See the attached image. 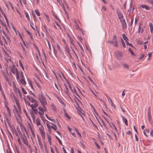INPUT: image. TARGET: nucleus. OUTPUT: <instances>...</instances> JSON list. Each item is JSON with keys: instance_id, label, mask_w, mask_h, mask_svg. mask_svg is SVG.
I'll return each mask as SVG.
<instances>
[{"instance_id": "8fccbe9b", "label": "nucleus", "mask_w": 153, "mask_h": 153, "mask_svg": "<svg viewBox=\"0 0 153 153\" xmlns=\"http://www.w3.org/2000/svg\"><path fill=\"white\" fill-rule=\"evenodd\" d=\"M51 107L53 110L54 111H55L56 110V108L55 105L53 104H51Z\"/></svg>"}, {"instance_id": "4d7b16f0", "label": "nucleus", "mask_w": 153, "mask_h": 153, "mask_svg": "<svg viewBox=\"0 0 153 153\" xmlns=\"http://www.w3.org/2000/svg\"><path fill=\"white\" fill-rule=\"evenodd\" d=\"M126 4H127V1H126L123 4L124 9L125 10L126 9Z\"/></svg>"}, {"instance_id": "680f3d73", "label": "nucleus", "mask_w": 153, "mask_h": 153, "mask_svg": "<svg viewBox=\"0 0 153 153\" xmlns=\"http://www.w3.org/2000/svg\"><path fill=\"white\" fill-rule=\"evenodd\" d=\"M30 86L32 89H34V88L32 84V82L31 81H30Z\"/></svg>"}, {"instance_id": "e2e57ef3", "label": "nucleus", "mask_w": 153, "mask_h": 153, "mask_svg": "<svg viewBox=\"0 0 153 153\" xmlns=\"http://www.w3.org/2000/svg\"><path fill=\"white\" fill-rule=\"evenodd\" d=\"M18 138V143H19L20 145H21V142L20 139L19 137H18V138Z\"/></svg>"}, {"instance_id": "f03ea898", "label": "nucleus", "mask_w": 153, "mask_h": 153, "mask_svg": "<svg viewBox=\"0 0 153 153\" xmlns=\"http://www.w3.org/2000/svg\"><path fill=\"white\" fill-rule=\"evenodd\" d=\"M21 139L22 140L24 143L26 145H27L28 142L27 140L26 136L25 134L22 135L20 137Z\"/></svg>"}, {"instance_id": "f704fd0d", "label": "nucleus", "mask_w": 153, "mask_h": 153, "mask_svg": "<svg viewBox=\"0 0 153 153\" xmlns=\"http://www.w3.org/2000/svg\"><path fill=\"white\" fill-rule=\"evenodd\" d=\"M39 130L40 132L44 131V128L43 126L42 125H40V127L39 128Z\"/></svg>"}, {"instance_id": "5701e85b", "label": "nucleus", "mask_w": 153, "mask_h": 153, "mask_svg": "<svg viewBox=\"0 0 153 153\" xmlns=\"http://www.w3.org/2000/svg\"><path fill=\"white\" fill-rule=\"evenodd\" d=\"M124 67V68L126 69H128L129 68V65L128 64L124 63L122 65Z\"/></svg>"}, {"instance_id": "774afa93", "label": "nucleus", "mask_w": 153, "mask_h": 153, "mask_svg": "<svg viewBox=\"0 0 153 153\" xmlns=\"http://www.w3.org/2000/svg\"><path fill=\"white\" fill-rule=\"evenodd\" d=\"M150 134L152 137H153V130H151L150 133Z\"/></svg>"}, {"instance_id": "13d9d810", "label": "nucleus", "mask_w": 153, "mask_h": 153, "mask_svg": "<svg viewBox=\"0 0 153 153\" xmlns=\"http://www.w3.org/2000/svg\"><path fill=\"white\" fill-rule=\"evenodd\" d=\"M18 92L19 95V96L20 97H21L22 96V94H21V92L19 90V89H18Z\"/></svg>"}, {"instance_id": "393cba45", "label": "nucleus", "mask_w": 153, "mask_h": 153, "mask_svg": "<svg viewBox=\"0 0 153 153\" xmlns=\"http://www.w3.org/2000/svg\"><path fill=\"white\" fill-rule=\"evenodd\" d=\"M36 124L37 126L41 125V123L40 122V120L39 119H37L36 120Z\"/></svg>"}, {"instance_id": "0eeeda50", "label": "nucleus", "mask_w": 153, "mask_h": 153, "mask_svg": "<svg viewBox=\"0 0 153 153\" xmlns=\"http://www.w3.org/2000/svg\"><path fill=\"white\" fill-rule=\"evenodd\" d=\"M13 106L14 107L15 109V110L16 112L17 116H16V120L18 121L19 119H20V118H21V116H20V115L19 114V111H17V109L16 108V106L14 105H13Z\"/></svg>"}, {"instance_id": "49530a36", "label": "nucleus", "mask_w": 153, "mask_h": 153, "mask_svg": "<svg viewBox=\"0 0 153 153\" xmlns=\"http://www.w3.org/2000/svg\"><path fill=\"white\" fill-rule=\"evenodd\" d=\"M31 109L33 110L35 114H37L38 110L37 109H35L34 108L33 109Z\"/></svg>"}, {"instance_id": "9d476101", "label": "nucleus", "mask_w": 153, "mask_h": 153, "mask_svg": "<svg viewBox=\"0 0 153 153\" xmlns=\"http://www.w3.org/2000/svg\"><path fill=\"white\" fill-rule=\"evenodd\" d=\"M145 8L147 10H150L151 9L150 7L145 4H142L140 7V8Z\"/></svg>"}, {"instance_id": "c03bdc74", "label": "nucleus", "mask_w": 153, "mask_h": 153, "mask_svg": "<svg viewBox=\"0 0 153 153\" xmlns=\"http://www.w3.org/2000/svg\"><path fill=\"white\" fill-rule=\"evenodd\" d=\"M19 62L20 66L22 67L23 70H24V68L22 62L20 60H19Z\"/></svg>"}, {"instance_id": "79ce46f5", "label": "nucleus", "mask_w": 153, "mask_h": 153, "mask_svg": "<svg viewBox=\"0 0 153 153\" xmlns=\"http://www.w3.org/2000/svg\"><path fill=\"white\" fill-rule=\"evenodd\" d=\"M25 102L26 104L31 107V104H30V103L29 101H25Z\"/></svg>"}, {"instance_id": "864d4df0", "label": "nucleus", "mask_w": 153, "mask_h": 153, "mask_svg": "<svg viewBox=\"0 0 153 153\" xmlns=\"http://www.w3.org/2000/svg\"><path fill=\"white\" fill-rule=\"evenodd\" d=\"M145 131H146L148 133H149V130H147V129H146V130L144 131V132H143V133H144V135L146 137L147 136L146 135V132H145Z\"/></svg>"}, {"instance_id": "1a4fd4ad", "label": "nucleus", "mask_w": 153, "mask_h": 153, "mask_svg": "<svg viewBox=\"0 0 153 153\" xmlns=\"http://www.w3.org/2000/svg\"><path fill=\"white\" fill-rule=\"evenodd\" d=\"M38 108L40 111L38 112V113L41 115H43L44 114V111H45V109L44 108H43L41 107H39Z\"/></svg>"}, {"instance_id": "9b49d317", "label": "nucleus", "mask_w": 153, "mask_h": 153, "mask_svg": "<svg viewBox=\"0 0 153 153\" xmlns=\"http://www.w3.org/2000/svg\"><path fill=\"white\" fill-rule=\"evenodd\" d=\"M20 126L21 129L22 131L24 133L25 132L26 134H27V132L26 131V129L25 128V127L22 124H20Z\"/></svg>"}, {"instance_id": "a211bd4d", "label": "nucleus", "mask_w": 153, "mask_h": 153, "mask_svg": "<svg viewBox=\"0 0 153 153\" xmlns=\"http://www.w3.org/2000/svg\"><path fill=\"white\" fill-rule=\"evenodd\" d=\"M121 116L124 122L126 125L127 126L128 125L127 120L124 117H123V116L121 115Z\"/></svg>"}, {"instance_id": "a878e982", "label": "nucleus", "mask_w": 153, "mask_h": 153, "mask_svg": "<svg viewBox=\"0 0 153 153\" xmlns=\"http://www.w3.org/2000/svg\"><path fill=\"white\" fill-rule=\"evenodd\" d=\"M30 114L32 117V118L34 121H35V116L32 112H30Z\"/></svg>"}, {"instance_id": "37998d69", "label": "nucleus", "mask_w": 153, "mask_h": 153, "mask_svg": "<svg viewBox=\"0 0 153 153\" xmlns=\"http://www.w3.org/2000/svg\"><path fill=\"white\" fill-rule=\"evenodd\" d=\"M126 42V45H129V46H131V47H133V46L132 45V44L131 43H129L128 42V41H127V42Z\"/></svg>"}, {"instance_id": "4c0bfd02", "label": "nucleus", "mask_w": 153, "mask_h": 153, "mask_svg": "<svg viewBox=\"0 0 153 153\" xmlns=\"http://www.w3.org/2000/svg\"><path fill=\"white\" fill-rule=\"evenodd\" d=\"M48 141L49 143L51 145V137L48 136Z\"/></svg>"}, {"instance_id": "4468645a", "label": "nucleus", "mask_w": 153, "mask_h": 153, "mask_svg": "<svg viewBox=\"0 0 153 153\" xmlns=\"http://www.w3.org/2000/svg\"><path fill=\"white\" fill-rule=\"evenodd\" d=\"M34 103L33 104H32L31 105V109H33L34 108L37 107L38 105V102L37 101Z\"/></svg>"}, {"instance_id": "6e6d98bb", "label": "nucleus", "mask_w": 153, "mask_h": 153, "mask_svg": "<svg viewBox=\"0 0 153 153\" xmlns=\"http://www.w3.org/2000/svg\"><path fill=\"white\" fill-rule=\"evenodd\" d=\"M44 28L46 31V33H48V30L47 29V27L46 26V25H44Z\"/></svg>"}, {"instance_id": "3c124183", "label": "nucleus", "mask_w": 153, "mask_h": 153, "mask_svg": "<svg viewBox=\"0 0 153 153\" xmlns=\"http://www.w3.org/2000/svg\"><path fill=\"white\" fill-rule=\"evenodd\" d=\"M77 44H78V45H79V47H80L81 49L83 51H84V50H83V48L82 47V46H81V44L79 42H77Z\"/></svg>"}, {"instance_id": "f257e3e1", "label": "nucleus", "mask_w": 153, "mask_h": 153, "mask_svg": "<svg viewBox=\"0 0 153 153\" xmlns=\"http://www.w3.org/2000/svg\"><path fill=\"white\" fill-rule=\"evenodd\" d=\"M39 99L42 106L45 109V111L47 110L46 105H47V102L46 99L43 95L42 93H41L40 95L39 96Z\"/></svg>"}, {"instance_id": "6ab92c4d", "label": "nucleus", "mask_w": 153, "mask_h": 153, "mask_svg": "<svg viewBox=\"0 0 153 153\" xmlns=\"http://www.w3.org/2000/svg\"><path fill=\"white\" fill-rule=\"evenodd\" d=\"M70 88L71 89V90L75 94H76V95L78 96H79V95L76 92L75 89L72 86L70 87Z\"/></svg>"}, {"instance_id": "c9c22d12", "label": "nucleus", "mask_w": 153, "mask_h": 153, "mask_svg": "<svg viewBox=\"0 0 153 153\" xmlns=\"http://www.w3.org/2000/svg\"><path fill=\"white\" fill-rule=\"evenodd\" d=\"M2 14L4 15V18H5V19L6 21V22H7V24H8V25H9L8 21V20H7V18L6 17V16L5 14V13H2Z\"/></svg>"}, {"instance_id": "09e8293b", "label": "nucleus", "mask_w": 153, "mask_h": 153, "mask_svg": "<svg viewBox=\"0 0 153 153\" xmlns=\"http://www.w3.org/2000/svg\"><path fill=\"white\" fill-rule=\"evenodd\" d=\"M151 116V111H150V107H149L148 112V116Z\"/></svg>"}, {"instance_id": "39448f33", "label": "nucleus", "mask_w": 153, "mask_h": 153, "mask_svg": "<svg viewBox=\"0 0 153 153\" xmlns=\"http://www.w3.org/2000/svg\"><path fill=\"white\" fill-rule=\"evenodd\" d=\"M10 68L11 71V72L13 74H15V73L18 72V70L16 68L15 66L14 65L13 66H11L10 67Z\"/></svg>"}, {"instance_id": "cd10ccee", "label": "nucleus", "mask_w": 153, "mask_h": 153, "mask_svg": "<svg viewBox=\"0 0 153 153\" xmlns=\"http://www.w3.org/2000/svg\"><path fill=\"white\" fill-rule=\"evenodd\" d=\"M149 26L150 27V31L151 33H152V31L153 30V27L152 24L150 22L149 23Z\"/></svg>"}, {"instance_id": "7ed1b4c3", "label": "nucleus", "mask_w": 153, "mask_h": 153, "mask_svg": "<svg viewBox=\"0 0 153 153\" xmlns=\"http://www.w3.org/2000/svg\"><path fill=\"white\" fill-rule=\"evenodd\" d=\"M108 43L111 44H113L114 43H117V37L116 35H114L113 36L112 40H109L108 41Z\"/></svg>"}, {"instance_id": "4be33fe9", "label": "nucleus", "mask_w": 153, "mask_h": 153, "mask_svg": "<svg viewBox=\"0 0 153 153\" xmlns=\"http://www.w3.org/2000/svg\"><path fill=\"white\" fill-rule=\"evenodd\" d=\"M51 124L53 126H51V127L55 130H56L57 128L56 125L52 123H51Z\"/></svg>"}, {"instance_id": "2f4dec72", "label": "nucleus", "mask_w": 153, "mask_h": 153, "mask_svg": "<svg viewBox=\"0 0 153 153\" xmlns=\"http://www.w3.org/2000/svg\"><path fill=\"white\" fill-rule=\"evenodd\" d=\"M68 46L67 45L65 44V48H66V51L68 53H69V49L68 48Z\"/></svg>"}, {"instance_id": "69168bd1", "label": "nucleus", "mask_w": 153, "mask_h": 153, "mask_svg": "<svg viewBox=\"0 0 153 153\" xmlns=\"http://www.w3.org/2000/svg\"><path fill=\"white\" fill-rule=\"evenodd\" d=\"M72 41L73 40L71 38H70V42L73 45H74V43Z\"/></svg>"}, {"instance_id": "423d86ee", "label": "nucleus", "mask_w": 153, "mask_h": 153, "mask_svg": "<svg viewBox=\"0 0 153 153\" xmlns=\"http://www.w3.org/2000/svg\"><path fill=\"white\" fill-rule=\"evenodd\" d=\"M120 22L122 25L123 28L124 29H126L127 27V26L125 19L120 20Z\"/></svg>"}, {"instance_id": "2eb2a0df", "label": "nucleus", "mask_w": 153, "mask_h": 153, "mask_svg": "<svg viewBox=\"0 0 153 153\" xmlns=\"http://www.w3.org/2000/svg\"><path fill=\"white\" fill-rule=\"evenodd\" d=\"M64 85L65 86L66 89L65 90V93H66V94L69 97L70 94L69 93L68 88L65 83H64Z\"/></svg>"}, {"instance_id": "6e6552de", "label": "nucleus", "mask_w": 153, "mask_h": 153, "mask_svg": "<svg viewBox=\"0 0 153 153\" xmlns=\"http://www.w3.org/2000/svg\"><path fill=\"white\" fill-rule=\"evenodd\" d=\"M116 11L118 18L119 19L123 18V14L120 12V10L119 9H117L116 10Z\"/></svg>"}, {"instance_id": "bf43d9fd", "label": "nucleus", "mask_w": 153, "mask_h": 153, "mask_svg": "<svg viewBox=\"0 0 153 153\" xmlns=\"http://www.w3.org/2000/svg\"><path fill=\"white\" fill-rule=\"evenodd\" d=\"M149 120V122H151L152 120V117L151 116H148Z\"/></svg>"}, {"instance_id": "7c9ffc66", "label": "nucleus", "mask_w": 153, "mask_h": 153, "mask_svg": "<svg viewBox=\"0 0 153 153\" xmlns=\"http://www.w3.org/2000/svg\"><path fill=\"white\" fill-rule=\"evenodd\" d=\"M6 120L7 122V123H8V125L9 126V127L10 128H11L12 126H11V124L9 121V120L8 118L7 117L6 118Z\"/></svg>"}, {"instance_id": "0e129e2a", "label": "nucleus", "mask_w": 153, "mask_h": 153, "mask_svg": "<svg viewBox=\"0 0 153 153\" xmlns=\"http://www.w3.org/2000/svg\"><path fill=\"white\" fill-rule=\"evenodd\" d=\"M95 145L97 147L98 149H100V146L98 145V144L96 143V142H95Z\"/></svg>"}, {"instance_id": "f3484780", "label": "nucleus", "mask_w": 153, "mask_h": 153, "mask_svg": "<svg viewBox=\"0 0 153 153\" xmlns=\"http://www.w3.org/2000/svg\"><path fill=\"white\" fill-rule=\"evenodd\" d=\"M20 81L21 83L23 85H25L26 84V82L24 79V76H22V79H21L20 80Z\"/></svg>"}, {"instance_id": "ddd939ff", "label": "nucleus", "mask_w": 153, "mask_h": 153, "mask_svg": "<svg viewBox=\"0 0 153 153\" xmlns=\"http://www.w3.org/2000/svg\"><path fill=\"white\" fill-rule=\"evenodd\" d=\"M27 97L28 100L32 103H34L36 101V100L33 98L32 97H30L29 95H27Z\"/></svg>"}, {"instance_id": "de8ad7c7", "label": "nucleus", "mask_w": 153, "mask_h": 153, "mask_svg": "<svg viewBox=\"0 0 153 153\" xmlns=\"http://www.w3.org/2000/svg\"><path fill=\"white\" fill-rule=\"evenodd\" d=\"M77 111H78V113H79V114H80V115L81 116V117L82 118V119L83 120L84 119V117H82V116L80 114V113L82 114V111L80 110H78Z\"/></svg>"}, {"instance_id": "b1692460", "label": "nucleus", "mask_w": 153, "mask_h": 153, "mask_svg": "<svg viewBox=\"0 0 153 153\" xmlns=\"http://www.w3.org/2000/svg\"><path fill=\"white\" fill-rule=\"evenodd\" d=\"M23 111H24V112L25 114L27 117L28 118L29 120L30 121L31 120H30V118L29 117V116H28V115L27 114V113L26 110L25 109H23Z\"/></svg>"}, {"instance_id": "412c9836", "label": "nucleus", "mask_w": 153, "mask_h": 153, "mask_svg": "<svg viewBox=\"0 0 153 153\" xmlns=\"http://www.w3.org/2000/svg\"><path fill=\"white\" fill-rule=\"evenodd\" d=\"M108 100H110V101L111 102V105L115 109H116V107L115 106V105L113 104V102L111 100V98L110 97H108Z\"/></svg>"}, {"instance_id": "dca6fc26", "label": "nucleus", "mask_w": 153, "mask_h": 153, "mask_svg": "<svg viewBox=\"0 0 153 153\" xmlns=\"http://www.w3.org/2000/svg\"><path fill=\"white\" fill-rule=\"evenodd\" d=\"M37 139L38 141V143L39 145L40 146V148L41 149H43V146L42 144V142L41 140H40V139L39 138V136L38 135H37Z\"/></svg>"}, {"instance_id": "ea45409f", "label": "nucleus", "mask_w": 153, "mask_h": 153, "mask_svg": "<svg viewBox=\"0 0 153 153\" xmlns=\"http://www.w3.org/2000/svg\"><path fill=\"white\" fill-rule=\"evenodd\" d=\"M121 42L122 44V45L123 46V47L124 48H125L126 47V45H125V43H124V42L123 41V40L122 39H121Z\"/></svg>"}, {"instance_id": "f8f14e48", "label": "nucleus", "mask_w": 153, "mask_h": 153, "mask_svg": "<svg viewBox=\"0 0 153 153\" xmlns=\"http://www.w3.org/2000/svg\"><path fill=\"white\" fill-rule=\"evenodd\" d=\"M142 24H140L139 27H138V33H140L141 31V33H143L144 31L143 28V27H142Z\"/></svg>"}, {"instance_id": "20e7f679", "label": "nucleus", "mask_w": 153, "mask_h": 153, "mask_svg": "<svg viewBox=\"0 0 153 153\" xmlns=\"http://www.w3.org/2000/svg\"><path fill=\"white\" fill-rule=\"evenodd\" d=\"M116 56L117 59L120 60H121L122 59V53L117 52L116 53Z\"/></svg>"}, {"instance_id": "473e14b6", "label": "nucleus", "mask_w": 153, "mask_h": 153, "mask_svg": "<svg viewBox=\"0 0 153 153\" xmlns=\"http://www.w3.org/2000/svg\"><path fill=\"white\" fill-rule=\"evenodd\" d=\"M0 91H1V92L2 94V95L4 96V97H5V94L4 93L3 89L1 87V84H0Z\"/></svg>"}, {"instance_id": "c756f323", "label": "nucleus", "mask_w": 153, "mask_h": 153, "mask_svg": "<svg viewBox=\"0 0 153 153\" xmlns=\"http://www.w3.org/2000/svg\"><path fill=\"white\" fill-rule=\"evenodd\" d=\"M128 51L131 55L134 56H135V54L131 48H129L128 49Z\"/></svg>"}, {"instance_id": "aec40b11", "label": "nucleus", "mask_w": 153, "mask_h": 153, "mask_svg": "<svg viewBox=\"0 0 153 153\" xmlns=\"http://www.w3.org/2000/svg\"><path fill=\"white\" fill-rule=\"evenodd\" d=\"M122 35L123 38L126 42L128 40V39L125 34H123Z\"/></svg>"}, {"instance_id": "58836bf2", "label": "nucleus", "mask_w": 153, "mask_h": 153, "mask_svg": "<svg viewBox=\"0 0 153 153\" xmlns=\"http://www.w3.org/2000/svg\"><path fill=\"white\" fill-rule=\"evenodd\" d=\"M35 12L36 13V15L38 16H39L40 15V12H39V11L38 10H35Z\"/></svg>"}, {"instance_id": "bb28decb", "label": "nucleus", "mask_w": 153, "mask_h": 153, "mask_svg": "<svg viewBox=\"0 0 153 153\" xmlns=\"http://www.w3.org/2000/svg\"><path fill=\"white\" fill-rule=\"evenodd\" d=\"M40 133L42 137L45 139V134L44 131L40 132Z\"/></svg>"}, {"instance_id": "5fc2aeb1", "label": "nucleus", "mask_w": 153, "mask_h": 153, "mask_svg": "<svg viewBox=\"0 0 153 153\" xmlns=\"http://www.w3.org/2000/svg\"><path fill=\"white\" fill-rule=\"evenodd\" d=\"M46 125H47V126L48 130H49L50 131V130H51V129L50 128V127H51V126H50V125L48 123H47Z\"/></svg>"}, {"instance_id": "a18cd8bd", "label": "nucleus", "mask_w": 153, "mask_h": 153, "mask_svg": "<svg viewBox=\"0 0 153 153\" xmlns=\"http://www.w3.org/2000/svg\"><path fill=\"white\" fill-rule=\"evenodd\" d=\"M22 92L24 94H27V92L25 90L24 88L22 87Z\"/></svg>"}, {"instance_id": "c85d7f7f", "label": "nucleus", "mask_w": 153, "mask_h": 153, "mask_svg": "<svg viewBox=\"0 0 153 153\" xmlns=\"http://www.w3.org/2000/svg\"><path fill=\"white\" fill-rule=\"evenodd\" d=\"M25 15L26 17L27 20L30 21V19L27 13L26 12H25Z\"/></svg>"}, {"instance_id": "e433bc0d", "label": "nucleus", "mask_w": 153, "mask_h": 153, "mask_svg": "<svg viewBox=\"0 0 153 153\" xmlns=\"http://www.w3.org/2000/svg\"><path fill=\"white\" fill-rule=\"evenodd\" d=\"M144 56H145V54H141L140 55L139 58H138V59L139 60L142 59L143 58V57Z\"/></svg>"}, {"instance_id": "a19ab883", "label": "nucleus", "mask_w": 153, "mask_h": 153, "mask_svg": "<svg viewBox=\"0 0 153 153\" xmlns=\"http://www.w3.org/2000/svg\"><path fill=\"white\" fill-rule=\"evenodd\" d=\"M56 139L58 140L59 143L61 145H62V143L61 140L59 139L56 136Z\"/></svg>"}, {"instance_id": "052dcab7", "label": "nucleus", "mask_w": 153, "mask_h": 153, "mask_svg": "<svg viewBox=\"0 0 153 153\" xmlns=\"http://www.w3.org/2000/svg\"><path fill=\"white\" fill-rule=\"evenodd\" d=\"M88 78L89 79L91 80V81L95 85H96V84L95 83V82L93 81V80L89 76H88Z\"/></svg>"}, {"instance_id": "72a5a7b5", "label": "nucleus", "mask_w": 153, "mask_h": 153, "mask_svg": "<svg viewBox=\"0 0 153 153\" xmlns=\"http://www.w3.org/2000/svg\"><path fill=\"white\" fill-rule=\"evenodd\" d=\"M16 104L19 110L20 111H21V110L19 103L18 102H16Z\"/></svg>"}, {"instance_id": "603ef678", "label": "nucleus", "mask_w": 153, "mask_h": 153, "mask_svg": "<svg viewBox=\"0 0 153 153\" xmlns=\"http://www.w3.org/2000/svg\"><path fill=\"white\" fill-rule=\"evenodd\" d=\"M22 49L23 50V53L25 54L26 55V54L27 53V52L25 50V48L24 47H22Z\"/></svg>"}, {"instance_id": "338daca9", "label": "nucleus", "mask_w": 153, "mask_h": 153, "mask_svg": "<svg viewBox=\"0 0 153 153\" xmlns=\"http://www.w3.org/2000/svg\"><path fill=\"white\" fill-rule=\"evenodd\" d=\"M106 10V8L104 6H103L102 7L101 10L102 11L103 10L105 11Z\"/></svg>"}]
</instances>
